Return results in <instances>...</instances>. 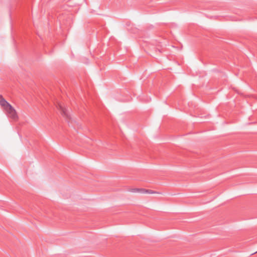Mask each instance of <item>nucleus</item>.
I'll use <instances>...</instances> for the list:
<instances>
[{
  "label": "nucleus",
  "mask_w": 257,
  "mask_h": 257,
  "mask_svg": "<svg viewBox=\"0 0 257 257\" xmlns=\"http://www.w3.org/2000/svg\"><path fill=\"white\" fill-rule=\"evenodd\" d=\"M57 107L64 117L67 119L69 118L70 116L69 112L66 108H65L61 103H59Z\"/></svg>",
  "instance_id": "nucleus-2"
},
{
  "label": "nucleus",
  "mask_w": 257,
  "mask_h": 257,
  "mask_svg": "<svg viewBox=\"0 0 257 257\" xmlns=\"http://www.w3.org/2000/svg\"><path fill=\"white\" fill-rule=\"evenodd\" d=\"M143 194H161V193L157 191H153L151 189H146L143 188Z\"/></svg>",
  "instance_id": "nucleus-4"
},
{
  "label": "nucleus",
  "mask_w": 257,
  "mask_h": 257,
  "mask_svg": "<svg viewBox=\"0 0 257 257\" xmlns=\"http://www.w3.org/2000/svg\"><path fill=\"white\" fill-rule=\"evenodd\" d=\"M0 105L8 117L15 121L18 120V116L16 110L2 95H0Z\"/></svg>",
  "instance_id": "nucleus-1"
},
{
  "label": "nucleus",
  "mask_w": 257,
  "mask_h": 257,
  "mask_svg": "<svg viewBox=\"0 0 257 257\" xmlns=\"http://www.w3.org/2000/svg\"><path fill=\"white\" fill-rule=\"evenodd\" d=\"M143 188H135L132 187L128 189V191L131 193H141L143 194Z\"/></svg>",
  "instance_id": "nucleus-3"
}]
</instances>
